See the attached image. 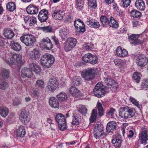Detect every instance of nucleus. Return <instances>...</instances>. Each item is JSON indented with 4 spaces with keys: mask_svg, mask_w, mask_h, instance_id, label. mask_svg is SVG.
Masks as SVG:
<instances>
[{
    "mask_svg": "<svg viewBox=\"0 0 148 148\" xmlns=\"http://www.w3.org/2000/svg\"><path fill=\"white\" fill-rule=\"evenodd\" d=\"M120 110L119 116L125 119L132 117L135 115L136 112L134 108H130L127 106L120 108Z\"/></svg>",
    "mask_w": 148,
    "mask_h": 148,
    "instance_id": "1",
    "label": "nucleus"
},
{
    "mask_svg": "<svg viewBox=\"0 0 148 148\" xmlns=\"http://www.w3.org/2000/svg\"><path fill=\"white\" fill-rule=\"evenodd\" d=\"M55 59L52 55L46 54L41 57L40 62L41 65L45 67L49 68L51 67L54 63Z\"/></svg>",
    "mask_w": 148,
    "mask_h": 148,
    "instance_id": "2",
    "label": "nucleus"
},
{
    "mask_svg": "<svg viewBox=\"0 0 148 148\" xmlns=\"http://www.w3.org/2000/svg\"><path fill=\"white\" fill-rule=\"evenodd\" d=\"M97 73L96 69L90 68L83 70L81 73V75L85 80L89 81L94 78Z\"/></svg>",
    "mask_w": 148,
    "mask_h": 148,
    "instance_id": "3",
    "label": "nucleus"
},
{
    "mask_svg": "<svg viewBox=\"0 0 148 148\" xmlns=\"http://www.w3.org/2000/svg\"><path fill=\"white\" fill-rule=\"evenodd\" d=\"M51 10L52 16L54 19L61 20L63 18L65 13L63 10H60L59 7H52Z\"/></svg>",
    "mask_w": 148,
    "mask_h": 148,
    "instance_id": "4",
    "label": "nucleus"
},
{
    "mask_svg": "<svg viewBox=\"0 0 148 148\" xmlns=\"http://www.w3.org/2000/svg\"><path fill=\"white\" fill-rule=\"evenodd\" d=\"M20 39L21 41L27 47L32 46L36 40L33 35L29 34L22 35Z\"/></svg>",
    "mask_w": 148,
    "mask_h": 148,
    "instance_id": "5",
    "label": "nucleus"
},
{
    "mask_svg": "<svg viewBox=\"0 0 148 148\" xmlns=\"http://www.w3.org/2000/svg\"><path fill=\"white\" fill-rule=\"evenodd\" d=\"M77 41L75 38H68L63 44V48L66 52L71 50L76 45Z\"/></svg>",
    "mask_w": 148,
    "mask_h": 148,
    "instance_id": "6",
    "label": "nucleus"
},
{
    "mask_svg": "<svg viewBox=\"0 0 148 148\" xmlns=\"http://www.w3.org/2000/svg\"><path fill=\"white\" fill-rule=\"evenodd\" d=\"M94 95L98 98L103 97L105 94V91L103 85L101 83L96 84L93 89Z\"/></svg>",
    "mask_w": 148,
    "mask_h": 148,
    "instance_id": "7",
    "label": "nucleus"
},
{
    "mask_svg": "<svg viewBox=\"0 0 148 148\" xmlns=\"http://www.w3.org/2000/svg\"><path fill=\"white\" fill-rule=\"evenodd\" d=\"M56 120L58 123L60 130L62 131L64 130L66 126V121L64 115L61 113L57 114L56 116Z\"/></svg>",
    "mask_w": 148,
    "mask_h": 148,
    "instance_id": "8",
    "label": "nucleus"
},
{
    "mask_svg": "<svg viewBox=\"0 0 148 148\" xmlns=\"http://www.w3.org/2000/svg\"><path fill=\"white\" fill-rule=\"evenodd\" d=\"M47 88L49 90L53 92L58 87V83L56 78L54 77L50 78L47 83Z\"/></svg>",
    "mask_w": 148,
    "mask_h": 148,
    "instance_id": "9",
    "label": "nucleus"
},
{
    "mask_svg": "<svg viewBox=\"0 0 148 148\" xmlns=\"http://www.w3.org/2000/svg\"><path fill=\"white\" fill-rule=\"evenodd\" d=\"M103 127L99 123H97L94 130V135L96 139L99 138L103 133Z\"/></svg>",
    "mask_w": 148,
    "mask_h": 148,
    "instance_id": "10",
    "label": "nucleus"
},
{
    "mask_svg": "<svg viewBox=\"0 0 148 148\" xmlns=\"http://www.w3.org/2000/svg\"><path fill=\"white\" fill-rule=\"evenodd\" d=\"M39 45L43 46L44 48L47 50H50L53 47L51 40L48 38H43L40 41Z\"/></svg>",
    "mask_w": 148,
    "mask_h": 148,
    "instance_id": "11",
    "label": "nucleus"
},
{
    "mask_svg": "<svg viewBox=\"0 0 148 148\" xmlns=\"http://www.w3.org/2000/svg\"><path fill=\"white\" fill-rule=\"evenodd\" d=\"M22 57L19 54L15 53L9 59L6 60V63L10 65L13 64H16L21 62Z\"/></svg>",
    "mask_w": 148,
    "mask_h": 148,
    "instance_id": "12",
    "label": "nucleus"
},
{
    "mask_svg": "<svg viewBox=\"0 0 148 148\" xmlns=\"http://www.w3.org/2000/svg\"><path fill=\"white\" fill-rule=\"evenodd\" d=\"M121 135L117 134L113 136L111 142L116 148H119L121 146Z\"/></svg>",
    "mask_w": 148,
    "mask_h": 148,
    "instance_id": "13",
    "label": "nucleus"
},
{
    "mask_svg": "<svg viewBox=\"0 0 148 148\" xmlns=\"http://www.w3.org/2000/svg\"><path fill=\"white\" fill-rule=\"evenodd\" d=\"M139 139L141 143L145 145L147 143L148 140V133L147 130L145 129H142L139 134Z\"/></svg>",
    "mask_w": 148,
    "mask_h": 148,
    "instance_id": "14",
    "label": "nucleus"
},
{
    "mask_svg": "<svg viewBox=\"0 0 148 148\" xmlns=\"http://www.w3.org/2000/svg\"><path fill=\"white\" fill-rule=\"evenodd\" d=\"M74 26L77 31L84 32L85 31V28L83 22L80 19H78L75 21Z\"/></svg>",
    "mask_w": 148,
    "mask_h": 148,
    "instance_id": "15",
    "label": "nucleus"
},
{
    "mask_svg": "<svg viewBox=\"0 0 148 148\" xmlns=\"http://www.w3.org/2000/svg\"><path fill=\"white\" fill-rule=\"evenodd\" d=\"M148 62V58L142 55L138 56L136 60L137 64L140 67L144 66L147 64Z\"/></svg>",
    "mask_w": 148,
    "mask_h": 148,
    "instance_id": "16",
    "label": "nucleus"
},
{
    "mask_svg": "<svg viewBox=\"0 0 148 148\" xmlns=\"http://www.w3.org/2000/svg\"><path fill=\"white\" fill-rule=\"evenodd\" d=\"M48 12L47 10L43 9L40 10L38 16V20L41 22H44L47 19Z\"/></svg>",
    "mask_w": 148,
    "mask_h": 148,
    "instance_id": "17",
    "label": "nucleus"
},
{
    "mask_svg": "<svg viewBox=\"0 0 148 148\" xmlns=\"http://www.w3.org/2000/svg\"><path fill=\"white\" fill-rule=\"evenodd\" d=\"M20 120L23 123L26 124L30 121V116L28 113L26 112L22 111L21 112L19 116Z\"/></svg>",
    "mask_w": 148,
    "mask_h": 148,
    "instance_id": "18",
    "label": "nucleus"
},
{
    "mask_svg": "<svg viewBox=\"0 0 148 148\" xmlns=\"http://www.w3.org/2000/svg\"><path fill=\"white\" fill-rule=\"evenodd\" d=\"M29 68L32 72L33 71L36 74H39L41 71V68L37 63L32 62L29 64Z\"/></svg>",
    "mask_w": 148,
    "mask_h": 148,
    "instance_id": "19",
    "label": "nucleus"
},
{
    "mask_svg": "<svg viewBox=\"0 0 148 148\" xmlns=\"http://www.w3.org/2000/svg\"><path fill=\"white\" fill-rule=\"evenodd\" d=\"M104 81L106 84L108 86H113V88H114L115 89H116L118 87V85L116 83L115 81L111 77L108 76L104 78Z\"/></svg>",
    "mask_w": 148,
    "mask_h": 148,
    "instance_id": "20",
    "label": "nucleus"
},
{
    "mask_svg": "<svg viewBox=\"0 0 148 148\" xmlns=\"http://www.w3.org/2000/svg\"><path fill=\"white\" fill-rule=\"evenodd\" d=\"M21 75L23 78H30L33 75V73L29 68H24L22 69L21 71Z\"/></svg>",
    "mask_w": 148,
    "mask_h": 148,
    "instance_id": "21",
    "label": "nucleus"
},
{
    "mask_svg": "<svg viewBox=\"0 0 148 148\" xmlns=\"http://www.w3.org/2000/svg\"><path fill=\"white\" fill-rule=\"evenodd\" d=\"M116 54L119 57H123L128 55V51L125 49H122L120 46L118 47L116 50Z\"/></svg>",
    "mask_w": 148,
    "mask_h": 148,
    "instance_id": "22",
    "label": "nucleus"
},
{
    "mask_svg": "<svg viewBox=\"0 0 148 148\" xmlns=\"http://www.w3.org/2000/svg\"><path fill=\"white\" fill-rule=\"evenodd\" d=\"M26 11L29 14H34L38 12V8L36 5L33 4H30L27 7Z\"/></svg>",
    "mask_w": 148,
    "mask_h": 148,
    "instance_id": "23",
    "label": "nucleus"
},
{
    "mask_svg": "<svg viewBox=\"0 0 148 148\" xmlns=\"http://www.w3.org/2000/svg\"><path fill=\"white\" fill-rule=\"evenodd\" d=\"M3 36L7 39H11L15 35L14 32L10 29H5L3 31Z\"/></svg>",
    "mask_w": 148,
    "mask_h": 148,
    "instance_id": "24",
    "label": "nucleus"
},
{
    "mask_svg": "<svg viewBox=\"0 0 148 148\" xmlns=\"http://www.w3.org/2000/svg\"><path fill=\"white\" fill-rule=\"evenodd\" d=\"M29 57L33 60H37L40 57V54L38 50L34 49L29 53Z\"/></svg>",
    "mask_w": 148,
    "mask_h": 148,
    "instance_id": "25",
    "label": "nucleus"
},
{
    "mask_svg": "<svg viewBox=\"0 0 148 148\" xmlns=\"http://www.w3.org/2000/svg\"><path fill=\"white\" fill-rule=\"evenodd\" d=\"M117 127V124L116 122L112 121L108 123L106 129L108 132H112L116 130Z\"/></svg>",
    "mask_w": 148,
    "mask_h": 148,
    "instance_id": "26",
    "label": "nucleus"
},
{
    "mask_svg": "<svg viewBox=\"0 0 148 148\" xmlns=\"http://www.w3.org/2000/svg\"><path fill=\"white\" fill-rule=\"evenodd\" d=\"M86 23L91 28H99L100 26L99 22L95 19H92L88 21H86Z\"/></svg>",
    "mask_w": 148,
    "mask_h": 148,
    "instance_id": "27",
    "label": "nucleus"
},
{
    "mask_svg": "<svg viewBox=\"0 0 148 148\" xmlns=\"http://www.w3.org/2000/svg\"><path fill=\"white\" fill-rule=\"evenodd\" d=\"M49 103L51 107L55 108H58L59 106V101L54 97H51L49 99Z\"/></svg>",
    "mask_w": 148,
    "mask_h": 148,
    "instance_id": "28",
    "label": "nucleus"
},
{
    "mask_svg": "<svg viewBox=\"0 0 148 148\" xmlns=\"http://www.w3.org/2000/svg\"><path fill=\"white\" fill-rule=\"evenodd\" d=\"M139 36V34H133L128 37L129 41L130 42L133 44H136L139 42L138 38Z\"/></svg>",
    "mask_w": 148,
    "mask_h": 148,
    "instance_id": "29",
    "label": "nucleus"
},
{
    "mask_svg": "<svg viewBox=\"0 0 148 148\" xmlns=\"http://www.w3.org/2000/svg\"><path fill=\"white\" fill-rule=\"evenodd\" d=\"M69 92L72 95L76 98L80 95V91L75 87L71 86L69 89Z\"/></svg>",
    "mask_w": 148,
    "mask_h": 148,
    "instance_id": "30",
    "label": "nucleus"
},
{
    "mask_svg": "<svg viewBox=\"0 0 148 148\" xmlns=\"http://www.w3.org/2000/svg\"><path fill=\"white\" fill-rule=\"evenodd\" d=\"M135 6L138 9L141 10H144L145 8V3L143 0H136Z\"/></svg>",
    "mask_w": 148,
    "mask_h": 148,
    "instance_id": "31",
    "label": "nucleus"
},
{
    "mask_svg": "<svg viewBox=\"0 0 148 148\" xmlns=\"http://www.w3.org/2000/svg\"><path fill=\"white\" fill-rule=\"evenodd\" d=\"M26 133L24 127L23 126H20L16 132V134L19 137H23L24 136Z\"/></svg>",
    "mask_w": 148,
    "mask_h": 148,
    "instance_id": "32",
    "label": "nucleus"
},
{
    "mask_svg": "<svg viewBox=\"0 0 148 148\" xmlns=\"http://www.w3.org/2000/svg\"><path fill=\"white\" fill-rule=\"evenodd\" d=\"M110 20L108 25L110 27L114 28H118L119 24L118 22L112 16H111L109 18Z\"/></svg>",
    "mask_w": 148,
    "mask_h": 148,
    "instance_id": "33",
    "label": "nucleus"
},
{
    "mask_svg": "<svg viewBox=\"0 0 148 148\" xmlns=\"http://www.w3.org/2000/svg\"><path fill=\"white\" fill-rule=\"evenodd\" d=\"M9 110L8 108L4 106L0 107V115L3 117H5L8 114Z\"/></svg>",
    "mask_w": 148,
    "mask_h": 148,
    "instance_id": "34",
    "label": "nucleus"
},
{
    "mask_svg": "<svg viewBox=\"0 0 148 148\" xmlns=\"http://www.w3.org/2000/svg\"><path fill=\"white\" fill-rule=\"evenodd\" d=\"M59 35L62 38L65 39L67 37L68 31L66 28H62L59 30Z\"/></svg>",
    "mask_w": 148,
    "mask_h": 148,
    "instance_id": "35",
    "label": "nucleus"
},
{
    "mask_svg": "<svg viewBox=\"0 0 148 148\" xmlns=\"http://www.w3.org/2000/svg\"><path fill=\"white\" fill-rule=\"evenodd\" d=\"M57 98L60 101H64L66 100L67 99V96L66 94L64 92H61L57 95Z\"/></svg>",
    "mask_w": 148,
    "mask_h": 148,
    "instance_id": "36",
    "label": "nucleus"
},
{
    "mask_svg": "<svg viewBox=\"0 0 148 148\" xmlns=\"http://www.w3.org/2000/svg\"><path fill=\"white\" fill-rule=\"evenodd\" d=\"M97 109H93L91 114V117L90 119V121L91 123L94 122L96 120L97 115Z\"/></svg>",
    "mask_w": 148,
    "mask_h": 148,
    "instance_id": "37",
    "label": "nucleus"
},
{
    "mask_svg": "<svg viewBox=\"0 0 148 148\" xmlns=\"http://www.w3.org/2000/svg\"><path fill=\"white\" fill-rule=\"evenodd\" d=\"M1 75L4 79H8L10 77V72L7 69H3L1 71Z\"/></svg>",
    "mask_w": 148,
    "mask_h": 148,
    "instance_id": "38",
    "label": "nucleus"
},
{
    "mask_svg": "<svg viewBox=\"0 0 148 148\" xmlns=\"http://www.w3.org/2000/svg\"><path fill=\"white\" fill-rule=\"evenodd\" d=\"M84 2L82 0H76L75 7L77 10H80L83 8Z\"/></svg>",
    "mask_w": 148,
    "mask_h": 148,
    "instance_id": "39",
    "label": "nucleus"
},
{
    "mask_svg": "<svg viewBox=\"0 0 148 148\" xmlns=\"http://www.w3.org/2000/svg\"><path fill=\"white\" fill-rule=\"evenodd\" d=\"M10 46L11 48L15 51H20L21 49V45L18 42H13L11 43Z\"/></svg>",
    "mask_w": 148,
    "mask_h": 148,
    "instance_id": "40",
    "label": "nucleus"
},
{
    "mask_svg": "<svg viewBox=\"0 0 148 148\" xmlns=\"http://www.w3.org/2000/svg\"><path fill=\"white\" fill-rule=\"evenodd\" d=\"M79 115L76 113H73L72 117V124L74 125H77L79 123Z\"/></svg>",
    "mask_w": 148,
    "mask_h": 148,
    "instance_id": "41",
    "label": "nucleus"
},
{
    "mask_svg": "<svg viewBox=\"0 0 148 148\" xmlns=\"http://www.w3.org/2000/svg\"><path fill=\"white\" fill-rule=\"evenodd\" d=\"M116 112L115 109L111 108L108 110L107 111V115L108 117L112 118L114 119V115Z\"/></svg>",
    "mask_w": 148,
    "mask_h": 148,
    "instance_id": "42",
    "label": "nucleus"
},
{
    "mask_svg": "<svg viewBox=\"0 0 148 148\" xmlns=\"http://www.w3.org/2000/svg\"><path fill=\"white\" fill-rule=\"evenodd\" d=\"M130 100L135 106H137L139 109L141 110L142 108V106L139 104V102L134 98L130 96Z\"/></svg>",
    "mask_w": 148,
    "mask_h": 148,
    "instance_id": "43",
    "label": "nucleus"
},
{
    "mask_svg": "<svg viewBox=\"0 0 148 148\" xmlns=\"http://www.w3.org/2000/svg\"><path fill=\"white\" fill-rule=\"evenodd\" d=\"M7 10L10 12H12L16 8L15 4L13 2L8 3L6 5Z\"/></svg>",
    "mask_w": 148,
    "mask_h": 148,
    "instance_id": "44",
    "label": "nucleus"
},
{
    "mask_svg": "<svg viewBox=\"0 0 148 148\" xmlns=\"http://www.w3.org/2000/svg\"><path fill=\"white\" fill-rule=\"evenodd\" d=\"M81 78L78 76H74L72 79V83L75 86H79L80 84Z\"/></svg>",
    "mask_w": 148,
    "mask_h": 148,
    "instance_id": "45",
    "label": "nucleus"
},
{
    "mask_svg": "<svg viewBox=\"0 0 148 148\" xmlns=\"http://www.w3.org/2000/svg\"><path fill=\"white\" fill-rule=\"evenodd\" d=\"M109 20V18L108 19L106 16H102L100 17L101 22L104 26L108 24Z\"/></svg>",
    "mask_w": 148,
    "mask_h": 148,
    "instance_id": "46",
    "label": "nucleus"
},
{
    "mask_svg": "<svg viewBox=\"0 0 148 148\" xmlns=\"http://www.w3.org/2000/svg\"><path fill=\"white\" fill-rule=\"evenodd\" d=\"M131 16L134 18H138L141 16V13L138 11L133 10H132L130 12Z\"/></svg>",
    "mask_w": 148,
    "mask_h": 148,
    "instance_id": "47",
    "label": "nucleus"
},
{
    "mask_svg": "<svg viewBox=\"0 0 148 148\" xmlns=\"http://www.w3.org/2000/svg\"><path fill=\"white\" fill-rule=\"evenodd\" d=\"M96 106L98 109V114L100 116L103 115V110L101 104L99 101L97 103Z\"/></svg>",
    "mask_w": 148,
    "mask_h": 148,
    "instance_id": "48",
    "label": "nucleus"
},
{
    "mask_svg": "<svg viewBox=\"0 0 148 148\" xmlns=\"http://www.w3.org/2000/svg\"><path fill=\"white\" fill-rule=\"evenodd\" d=\"M29 19L28 21V24L29 26H32L36 23V18L34 16H30Z\"/></svg>",
    "mask_w": 148,
    "mask_h": 148,
    "instance_id": "49",
    "label": "nucleus"
},
{
    "mask_svg": "<svg viewBox=\"0 0 148 148\" xmlns=\"http://www.w3.org/2000/svg\"><path fill=\"white\" fill-rule=\"evenodd\" d=\"M141 76V74L139 72H135L133 74V79L136 81L137 83H138L140 79Z\"/></svg>",
    "mask_w": 148,
    "mask_h": 148,
    "instance_id": "50",
    "label": "nucleus"
},
{
    "mask_svg": "<svg viewBox=\"0 0 148 148\" xmlns=\"http://www.w3.org/2000/svg\"><path fill=\"white\" fill-rule=\"evenodd\" d=\"M88 6L95 9L97 7V3L96 0H88Z\"/></svg>",
    "mask_w": 148,
    "mask_h": 148,
    "instance_id": "51",
    "label": "nucleus"
},
{
    "mask_svg": "<svg viewBox=\"0 0 148 148\" xmlns=\"http://www.w3.org/2000/svg\"><path fill=\"white\" fill-rule=\"evenodd\" d=\"M36 86L37 87L43 88L44 87V81L41 79L38 80L35 84Z\"/></svg>",
    "mask_w": 148,
    "mask_h": 148,
    "instance_id": "52",
    "label": "nucleus"
},
{
    "mask_svg": "<svg viewBox=\"0 0 148 148\" xmlns=\"http://www.w3.org/2000/svg\"><path fill=\"white\" fill-rule=\"evenodd\" d=\"M92 54L91 53H87L84 55L82 57V60L84 61L86 63L89 62L90 59Z\"/></svg>",
    "mask_w": 148,
    "mask_h": 148,
    "instance_id": "53",
    "label": "nucleus"
},
{
    "mask_svg": "<svg viewBox=\"0 0 148 148\" xmlns=\"http://www.w3.org/2000/svg\"><path fill=\"white\" fill-rule=\"evenodd\" d=\"M78 111L79 112L82 114H84L87 113V109L85 106L83 105H80Z\"/></svg>",
    "mask_w": 148,
    "mask_h": 148,
    "instance_id": "54",
    "label": "nucleus"
},
{
    "mask_svg": "<svg viewBox=\"0 0 148 148\" xmlns=\"http://www.w3.org/2000/svg\"><path fill=\"white\" fill-rule=\"evenodd\" d=\"M98 61V58L97 57L95 56L92 55V54L91 58L90 59L89 62L91 64H96Z\"/></svg>",
    "mask_w": 148,
    "mask_h": 148,
    "instance_id": "55",
    "label": "nucleus"
},
{
    "mask_svg": "<svg viewBox=\"0 0 148 148\" xmlns=\"http://www.w3.org/2000/svg\"><path fill=\"white\" fill-rule=\"evenodd\" d=\"M93 48V45L92 44L90 43L85 44L83 47V49L86 50H91Z\"/></svg>",
    "mask_w": 148,
    "mask_h": 148,
    "instance_id": "56",
    "label": "nucleus"
},
{
    "mask_svg": "<svg viewBox=\"0 0 148 148\" xmlns=\"http://www.w3.org/2000/svg\"><path fill=\"white\" fill-rule=\"evenodd\" d=\"M8 86V84L7 82L0 80V89L5 90Z\"/></svg>",
    "mask_w": 148,
    "mask_h": 148,
    "instance_id": "57",
    "label": "nucleus"
},
{
    "mask_svg": "<svg viewBox=\"0 0 148 148\" xmlns=\"http://www.w3.org/2000/svg\"><path fill=\"white\" fill-rule=\"evenodd\" d=\"M114 62L115 65L118 66H122L124 63V61L121 59H116Z\"/></svg>",
    "mask_w": 148,
    "mask_h": 148,
    "instance_id": "58",
    "label": "nucleus"
},
{
    "mask_svg": "<svg viewBox=\"0 0 148 148\" xmlns=\"http://www.w3.org/2000/svg\"><path fill=\"white\" fill-rule=\"evenodd\" d=\"M141 86L142 88L146 89L148 88V79H144L142 83Z\"/></svg>",
    "mask_w": 148,
    "mask_h": 148,
    "instance_id": "59",
    "label": "nucleus"
},
{
    "mask_svg": "<svg viewBox=\"0 0 148 148\" xmlns=\"http://www.w3.org/2000/svg\"><path fill=\"white\" fill-rule=\"evenodd\" d=\"M21 98H16L13 102V105L14 106H17L21 104Z\"/></svg>",
    "mask_w": 148,
    "mask_h": 148,
    "instance_id": "60",
    "label": "nucleus"
},
{
    "mask_svg": "<svg viewBox=\"0 0 148 148\" xmlns=\"http://www.w3.org/2000/svg\"><path fill=\"white\" fill-rule=\"evenodd\" d=\"M41 29L45 32H51L52 29L51 27L48 26L41 27Z\"/></svg>",
    "mask_w": 148,
    "mask_h": 148,
    "instance_id": "61",
    "label": "nucleus"
},
{
    "mask_svg": "<svg viewBox=\"0 0 148 148\" xmlns=\"http://www.w3.org/2000/svg\"><path fill=\"white\" fill-rule=\"evenodd\" d=\"M132 0H122L123 7H127L129 6L131 3Z\"/></svg>",
    "mask_w": 148,
    "mask_h": 148,
    "instance_id": "62",
    "label": "nucleus"
},
{
    "mask_svg": "<svg viewBox=\"0 0 148 148\" xmlns=\"http://www.w3.org/2000/svg\"><path fill=\"white\" fill-rule=\"evenodd\" d=\"M0 56L4 60H5L6 62V60L7 59H9V57L8 55L6 56L5 53L4 52H0Z\"/></svg>",
    "mask_w": 148,
    "mask_h": 148,
    "instance_id": "63",
    "label": "nucleus"
},
{
    "mask_svg": "<svg viewBox=\"0 0 148 148\" xmlns=\"http://www.w3.org/2000/svg\"><path fill=\"white\" fill-rule=\"evenodd\" d=\"M32 95L35 97H38L39 95V92L38 89H34L32 93Z\"/></svg>",
    "mask_w": 148,
    "mask_h": 148,
    "instance_id": "64",
    "label": "nucleus"
}]
</instances>
